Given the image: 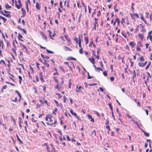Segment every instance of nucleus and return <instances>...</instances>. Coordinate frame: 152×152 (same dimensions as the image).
Masks as SVG:
<instances>
[{
	"label": "nucleus",
	"mask_w": 152,
	"mask_h": 152,
	"mask_svg": "<svg viewBox=\"0 0 152 152\" xmlns=\"http://www.w3.org/2000/svg\"><path fill=\"white\" fill-rule=\"evenodd\" d=\"M21 31H22L24 33H25V34L26 33V31H25V30L24 29L22 28Z\"/></svg>",
	"instance_id": "61"
},
{
	"label": "nucleus",
	"mask_w": 152,
	"mask_h": 152,
	"mask_svg": "<svg viewBox=\"0 0 152 152\" xmlns=\"http://www.w3.org/2000/svg\"><path fill=\"white\" fill-rule=\"evenodd\" d=\"M129 45L132 48H133L135 46V44L133 42H131L129 43Z\"/></svg>",
	"instance_id": "5"
},
{
	"label": "nucleus",
	"mask_w": 152,
	"mask_h": 152,
	"mask_svg": "<svg viewBox=\"0 0 152 152\" xmlns=\"http://www.w3.org/2000/svg\"><path fill=\"white\" fill-rule=\"evenodd\" d=\"M138 35L139 37L141 39H142L143 38V35L142 34H138Z\"/></svg>",
	"instance_id": "32"
},
{
	"label": "nucleus",
	"mask_w": 152,
	"mask_h": 152,
	"mask_svg": "<svg viewBox=\"0 0 152 152\" xmlns=\"http://www.w3.org/2000/svg\"><path fill=\"white\" fill-rule=\"evenodd\" d=\"M140 60L141 61H144V59L143 58V56H141L140 57Z\"/></svg>",
	"instance_id": "34"
},
{
	"label": "nucleus",
	"mask_w": 152,
	"mask_h": 152,
	"mask_svg": "<svg viewBox=\"0 0 152 152\" xmlns=\"http://www.w3.org/2000/svg\"><path fill=\"white\" fill-rule=\"evenodd\" d=\"M56 150L55 149V148L54 147H53V149L52 150L51 152H55Z\"/></svg>",
	"instance_id": "53"
},
{
	"label": "nucleus",
	"mask_w": 152,
	"mask_h": 152,
	"mask_svg": "<svg viewBox=\"0 0 152 152\" xmlns=\"http://www.w3.org/2000/svg\"><path fill=\"white\" fill-rule=\"evenodd\" d=\"M150 39V40L151 41H152V37L151 35H148L147 37V39Z\"/></svg>",
	"instance_id": "20"
},
{
	"label": "nucleus",
	"mask_w": 152,
	"mask_h": 152,
	"mask_svg": "<svg viewBox=\"0 0 152 152\" xmlns=\"http://www.w3.org/2000/svg\"><path fill=\"white\" fill-rule=\"evenodd\" d=\"M40 33H41V35H42V37L45 36L44 33L41 32H40Z\"/></svg>",
	"instance_id": "60"
},
{
	"label": "nucleus",
	"mask_w": 152,
	"mask_h": 152,
	"mask_svg": "<svg viewBox=\"0 0 152 152\" xmlns=\"http://www.w3.org/2000/svg\"><path fill=\"white\" fill-rule=\"evenodd\" d=\"M15 92L17 93L18 94V95L19 96V97H20V99L19 100V101H20V98L21 97V96L20 94L18 92V91H17V90H16L15 91Z\"/></svg>",
	"instance_id": "28"
},
{
	"label": "nucleus",
	"mask_w": 152,
	"mask_h": 152,
	"mask_svg": "<svg viewBox=\"0 0 152 152\" xmlns=\"http://www.w3.org/2000/svg\"><path fill=\"white\" fill-rule=\"evenodd\" d=\"M106 128L107 129H108V130H110V127L108 126H106Z\"/></svg>",
	"instance_id": "59"
},
{
	"label": "nucleus",
	"mask_w": 152,
	"mask_h": 152,
	"mask_svg": "<svg viewBox=\"0 0 152 152\" xmlns=\"http://www.w3.org/2000/svg\"><path fill=\"white\" fill-rule=\"evenodd\" d=\"M94 112L98 116H100V114L98 112H97L96 111H94Z\"/></svg>",
	"instance_id": "41"
},
{
	"label": "nucleus",
	"mask_w": 152,
	"mask_h": 152,
	"mask_svg": "<svg viewBox=\"0 0 152 152\" xmlns=\"http://www.w3.org/2000/svg\"><path fill=\"white\" fill-rule=\"evenodd\" d=\"M100 14H101V12H100V11H98V12L97 13V16H100Z\"/></svg>",
	"instance_id": "54"
},
{
	"label": "nucleus",
	"mask_w": 152,
	"mask_h": 152,
	"mask_svg": "<svg viewBox=\"0 0 152 152\" xmlns=\"http://www.w3.org/2000/svg\"><path fill=\"white\" fill-rule=\"evenodd\" d=\"M1 19H3V20L4 21V23H5L7 20V19L4 18V17H1Z\"/></svg>",
	"instance_id": "48"
},
{
	"label": "nucleus",
	"mask_w": 152,
	"mask_h": 152,
	"mask_svg": "<svg viewBox=\"0 0 152 152\" xmlns=\"http://www.w3.org/2000/svg\"><path fill=\"white\" fill-rule=\"evenodd\" d=\"M88 60L92 64H94L95 63L94 59L93 57H92V58H89Z\"/></svg>",
	"instance_id": "4"
},
{
	"label": "nucleus",
	"mask_w": 152,
	"mask_h": 152,
	"mask_svg": "<svg viewBox=\"0 0 152 152\" xmlns=\"http://www.w3.org/2000/svg\"><path fill=\"white\" fill-rule=\"evenodd\" d=\"M77 88H78V89H77L76 90V92H81V88H82L81 86H80L78 87V86H77Z\"/></svg>",
	"instance_id": "3"
},
{
	"label": "nucleus",
	"mask_w": 152,
	"mask_h": 152,
	"mask_svg": "<svg viewBox=\"0 0 152 152\" xmlns=\"http://www.w3.org/2000/svg\"><path fill=\"white\" fill-rule=\"evenodd\" d=\"M44 39H45L46 40V41L47 42V37L45 36H44V37H42Z\"/></svg>",
	"instance_id": "43"
},
{
	"label": "nucleus",
	"mask_w": 152,
	"mask_h": 152,
	"mask_svg": "<svg viewBox=\"0 0 152 152\" xmlns=\"http://www.w3.org/2000/svg\"><path fill=\"white\" fill-rule=\"evenodd\" d=\"M88 117L89 119H91V121L92 122H94V120L93 118H92V116L89 115H88Z\"/></svg>",
	"instance_id": "7"
},
{
	"label": "nucleus",
	"mask_w": 152,
	"mask_h": 152,
	"mask_svg": "<svg viewBox=\"0 0 152 152\" xmlns=\"http://www.w3.org/2000/svg\"><path fill=\"white\" fill-rule=\"evenodd\" d=\"M47 61L46 60H45L44 61L43 63L44 64V65L46 66L47 67H49V64H47L46 63Z\"/></svg>",
	"instance_id": "11"
},
{
	"label": "nucleus",
	"mask_w": 152,
	"mask_h": 152,
	"mask_svg": "<svg viewBox=\"0 0 152 152\" xmlns=\"http://www.w3.org/2000/svg\"><path fill=\"white\" fill-rule=\"evenodd\" d=\"M18 78L19 79V83L20 84H21V81L22 80V77L20 76H19L18 77Z\"/></svg>",
	"instance_id": "30"
},
{
	"label": "nucleus",
	"mask_w": 152,
	"mask_h": 152,
	"mask_svg": "<svg viewBox=\"0 0 152 152\" xmlns=\"http://www.w3.org/2000/svg\"><path fill=\"white\" fill-rule=\"evenodd\" d=\"M11 119L13 121V124L15 125L16 124V122H15V119L13 118H12V117H11Z\"/></svg>",
	"instance_id": "38"
},
{
	"label": "nucleus",
	"mask_w": 152,
	"mask_h": 152,
	"mask_svg": "<svg viewBox=\"0 0 152 152\" xmlns=\"http://www.w3.org/2000/svg\"><path fill=\"white\" fill-rule=\"evenodd\" d=\"M46 50L49 53H54L53 52H52L51 51H50L48 49H47Z\"/></svg>",
	"instance_id": "39"
},
{
	"label": "nucleus",
	"mask_w": 152,
	"mask_h": 152,
	"mask_svg": "<svg viewBox=\"0 0 152 152\" xmlns=\"http://www.w3.org/2000/svg\"><path fill=\"white\" fill-rule=\"evenodd\" d=\"M64 37L66 40L68 42H69L70 41V39L67 36L65 35Z\"/></svg>",
	"instance_id": "19"
},
{
	"label": "nucleus",
	"mask_w": 152,
	"mask_h": 152,
	"mask_svg": "<svg viewBox=\"0 0 152 152\" xmlns=\"http://www.w3.org/2000/svg\"><path fill=\"white\" fill-rule=\"evenodd\" d=\"M143 132L144 133V135L147 137H148L149 136V134L148 133H146L145 131H143Z\"/></svg>",
	"instance_id": "22"
},
{
	"label": "nucleus",
	"mask_w": 152,
	"mask_h": 152,
	"mask_svg": "<svg viewBox=\"0 0 152 152\" xmlns=\"http://www.w3.org/2000/svg\"><path fill=\"white\" fill-rule=\"evenodd\" d=\"M35 7L37 10H40V4L38 2H36Z\"/></svg>",
	"instance_id": "1"
},
{
	"label": "nucleus",
	"mask_w": 152,
	"mask_h": 152,
	"mask_svg": "<svg viewBox=\"0 0 152 152\" xmlns=\"http://www.w3.org/2000/svg\"><path fill=\"white\" fill-rule=\"evenodd\" d=\"M39 75L40 76V80L42 81V82H44V80L43 78V76L41 72H39Z\"/></svg>",
	"instance_id": "9"
},
{
	"label": "nucleus",
	"mask_w": 152,
	"mask_h": 152,
	"mask_svg": "<svg viewBox=\"0 0 152 152\" xmlns=\"http://www.w3.org/2000/svg\"><path fill=\"white\" fill-rule=\"evenodd\" d=\"M8 71V74L11 76H12V77H13L14 76V75L12 74H10V70H9V69L8 70H7Z\"/></svg>",
	"instance_id": "37"
},
{
	"label": "nucleus",
	"mask_w": 152,
	"mask_h": 152,
	"mask_svg": "<svg viewBox=\"0 0 152 152\" xmlns=\"http://www.w3.org/2000/svg\"><path fill=\"white\" fill-rule=\"evenodd\" d=\"M79 52L80 54H83V48L82 47H81L79 50Z\"/></svg>",
	"instance_id": "31"
},
{
	"label": "nucleus",
	"mask_w": 152,
	"mask_h": 152,
	"mask_svg": "<svg viewBox=\"0 0 152 152\" xmlns=\"http://www.w3.org/2000/svg\"><path fill=\"white\" fill-rule=\"evenodd\" d=\"M132 74L133 76V77H132V80H133V81H134V82H135V81L134 80V78H135L136 77V73L135 71L134 70L132 72Z\"/></svg>",
	"instance_id": "2"
},
{
	"label": "nucleus",
	"mask_w": 152,
	"mask_h": 152,
	"mask_svg": "<svg viewBox=\"0 0 152 152\" xmlns=\"http://www.w3.org/2000/svg\"><path fill=\"white\" fill-rule=\"evenodd\" d=\"M144 110H145V112H146V115H148V111L147 110H146L145 109Z\"/></svg>",
	"instance_id": "51"
},
{
	"label": "nucleus",
	"mask_w": 152,
	"mask_h": 152,
	"mask_svg": "<svg viewBox=\"0 0 152 152\" xmlns=\"http://www.w3.org/2000/svg\"><path fill=\"white\" fill-rule=\"evenodd\" d=\"M79 41L78 43V45H79V47L81 48V47H82V46L81 45V40L80 39V37H79Z\"/></svg>",
	"instance_id": "23"
},
{
	"label": "nucleus",
	"mask_w": 152,
	"mask_h": 152,
	"mask_svg": "<svg viewBox=\"0 0 152 152\" xmlns=\"http://www.w3.org/2000/svg\"><path fill=\"white\" fill-rule=\"evenodd\" d=\"M53 119H54L53 118H51L49 119L50 121L51 122H52L53 121Z\"/></svg>",
	"instance_id": "62"
},
{
	"label": "nucleus",
	"mask_w": 152,
	"mask_h": 152,
	"mask_svg": "<svg viewBox=\"0 0 152 152\" xmlns=\"http://www.w3.org/2000/svg\"><path fill=\"white\" fill-rule=\"evenodd\" d=\"M151 62H149L148 64L146 67L145 69H148V68H149V66H150V65L151 64Z\"/></svg>",
	"instance_id": "35"
},
{
	"label": "nucleus",
	"mask_w": 152,
	"mask_h": 152,
	"mask_svg": "<svg viewBox=\"0 0 152 152\" xmlns=\"http://www.w3.org/2000/svg\"><path fill=\"white\" fill-rule=\"evenodd\" d=\"M138 65L139 66L142 67L145 66V64L143 63H138Z\"/></svg>",
	"instance_id": "15"
},
{
	"label": "nucleus",
	"mask_w": 152,
	"mask_h": 152,
	"mask_svg": "<svg viewBox=\"0 0 152 152\" xmlns=\"http://www.w3.org/2000/svg\"><path fill=\"white\" fill-rule=\"evenodd\" d=\"M116 111H117V112L119 116H120L121 115V114H120L119 111V110H118V108H117Z\"/></svg>",
	"instance_id": "40"
},
{
	"label": "nucleus",
	"mask_w": 152,
	"mask_h": 152,
	"mask_svg": "<svg viewBox=\"0 0 152 152\" xmlns=\"http://www.w3.org/2000/svg\"><path fill=\"white\" fill-rule=\"evenodd\" d=\"M12 102H16L17 101V97H15V99H14V100H12Z\"/></svg>",
	"instance_id": "52"
},
{
	"label": "nucleus",
	"mask_w": 152,
	"mask_h": 152,
	"mask_svg": "<svg viewBox=\"0 0 152 152\" xmlns=\"http://www.w3.org/2000/svg\"><path fill=\"white\" fill-rule=\"evenodd\" d=\"M46 148L48 152H50V150H49V148L48 147V146H47Z\"/></svg>",
	"instance_id": "55"
},
{
	"label": "nucleus",
	"mask_w": 152,
	"mask_h": 152,
	"mask_svg": "<svg viewBox=\"0 0 152 152\" xmlns=\"http://www.w3.org/2000/svg\"><path fill=\"white\" fill-rule=\"evenodd\" d=\"M56 122H57L56 121V120H55L54 121V122L53 123H52L51 124H49L48 123H47V124L48 125H53L55 124L56 123Z\"/></svg>",
	"instance_id": "21"
},
{
	"label": "nucleus",
	"mask_w": 152,
	"mask_h": 152,
	"mask_svg": "<svg viewBox=\"0 0 152 152\" xmlns=\"http://www.w3.org/2000/svg\"><path fill=\"white\" fill-rule=\"evenodd\" d=\"M109 121H108V120H106V123H105V124L106 125H107L108 124H109Z\"/></svg>",
	"instance_id": "64"
},
{
	"label": "nucleus",
	"mask_w": 152,
	"mask_h": 152,
	"mask_svg": "<svg viewBox=\"0 0 152 152\" xmlns=\"http://www.w3.org/2000/svg\"><path fill=\"white\" fill-rule=\"evenodd\" d=\"M108 105L109 106V107L110 108V109H111V111H113V108H112V105H111V104L110 103H109L108 104Z\"/></svg>",
	"instance_id": "29"
},
{
	"label": "nucleus",
	"mask_w": 152,
	"mask_h": 152,
	"mask_svg": "<svg viewBox=\"0 0 152 152\" xmlns=\"http://www.w3.org/2000/svg\"><path fill=\"white\" fill-rule=\"evenodd\" d=\"M21 13L23 14V17H24L26 14V12L24 9L23 8L21 9Z\"/></svg>",
	"instance_id": "6"
},
{
	"label": "nucleus",
	"mask_w": 152,
	"mask_h": 152,
	"mask_svg": "<svg viewBox=\"0 0 152 152\" xmlns=\"http://www.w3.org/2000/svg\"><path fill=\"white\" fill-rule=\"evenodd\" d=\"M74 40L75 41H76V43H77V42L78 41V39L77 37L74 38Z\"/></svg>",
	"instance_id": "56"
},
{
	"label": "nucleus",
	"mask_w": 152,
	"mask_h": 152,
	"mask_svg": "<svg viewBox=\"0 0 152 152\" xmlns=\"http://www.w3.org/2000/svg\"><path fill=\"white\" fill-rule=\"evenodd\" d=\"M94 28L95 30L96 29V27L98 25V24L97 23L94 22Z\"/></svg>",
	"instance_id": "27"
},
{
	"label": "nucleus",
	"mask_w": 152,
	"mask_h": 152,
	"mask_svg": "<svg viewBox=\"0 0 152 152\" xmlns=\"http://www.w3.org/2000/svg\"><path fill=\"white\" fill-rule=\"evenodd\" d=\"M59 5L61 8H62V2L61 1H60L59 3Z\"/></svg>",
	"instance_id": "63"
},
{
	"label": "nucleus",
	"mask_w": 152,
	"mask_h": 152,
	"mask_svg": "<svg viewBox=\"0 0 152 152\" xmlns=\"http://www.w3.org/2000/svg\"><path fill=\"white\" fill-rule=\"evenodd\" d=\"M18 39L20 41H23V40L22 39H20L21 38H22L23 37V36L22 35H21L20 33H19L18 34Z\"/></svg>",
	"instance_id": "10"
},
{
	"label": "nucleus",
	"mask_w": 152,
	"mask_h": 152,
	"mask_svg": "<svg viewBox=\"0 0 152 152\" xmlns=\"http://www.w3.org/2000/svg\"><path fill=\"white\" fill-rule=\"evenodd\" d=\"M115 21H116V22H117L118 24V25L120 22V20H119V19L118 18H116L115 20Z\"/></svg>",
	"instance_id": "24"
},
{
	"label": "nucleus",
	"mask_w": 152,
	"mask_h": 152,
	"mask_svg": "<svg viewBox=\"0 0 152 152\" xmlns=\"http://www.w3.org/2000/svg\"><path fill=\"white\" fill-rule=\"evenodd\" d=\"M95 70L96 71H97L98 72H99V70H100L101 71H103V70L100 68H99V67H97L96 68V69H95Z\"/></svg>",
	"instance_id": "16"
},
{
	"label": "nucleus",
	"mask_w": 152,
	"mask_h": 152,
	"mask_svg": "<svg viewBox=\"0 0 152 152\" xmlns=\"http://www.w3.org/2000/svg\"><path fill=\"white\" fill-rule=\"evenodd\" d=\"M63 97L64 99V103H65L66 102V99H67V98L65 96H64Z\"/></svg>",
	"instance_id": "45"
},
{
	"label": "nucleus",
	"mask_w": 152,
	"mask_h": 152,
	"mask_svg": "<svg viewBox=\"0 0 152 152\" xmlns=\"http://www.w3.org/2000/svg\"><path fill=\"white\" fill-rule=\"evenodd\" d=\"M15 6L18 9H19L20 7H22V5H21L20 6V5L19 4L18 5L17 4H15Z\"/></svg>",
	"instance_id": "25"
},
{
	"label": "nucleus",
	"mask_w": 152,
	"mask_h": 152,
	"mask_svg": "<svg viewBox=\"0 0 152 152\" xmlns=\"http://www.w3.org/2000/svg\"><path fill=\"white\" fill-rule=\"evenodd\" d=\"M46 116L47 118L49 119L51 118H52L53 117L52 115L51 114H48Z\"/></svg>",
	"instance_id": "13"
},
{
	"label": "nucleus",
	"mask_w": 152,
	"mask_h": 152,
	"mask_svg": "<svg viewBox=\"0 0 152 152\" xmlns=\"http://www.w3.org/2000/svg\"><path fill=\"white\" fill-rule=\"evenodd\" d=\"M112 111V116L113 118V119L114 120H115V116H114V114H113V111Z\"/></svg>",
	"instance_id": "49"
},
{
	"label": "nucleus",
	"mask_w": 152,
	"mask_h": 152,
	"mask_svg": "<svg viewBox=\"0 0 152 152\" xmlns=\"http://www.w3.org/2000/svg\"><path fill=\"white\" fill-rule=\"evenodd\" d=\"M82 4L83 5V6L84 7H85V12H87V10H86V6L85 5V4L84 3H83V2H82Z\"/></svg>",
	"instance_id": "26"
},
{
	"label": "nucleus",
	"mask_w": 152,
	"mask_h": 152,
	"mask_svg": "<svg viewBox=\"0 0 152 152\" xmlns=\"http://www.w3.org/2000/svg\"><path fill=\"white\" fill-rule=\"evenodd\" d=\"M103 75L105 76H107V72L106 71H104L103 72Z\"/></svg>",
	"instance_id": "36"
},
{
	"label": "nucleus",
	"mask_w": 152,
	"mask_h": 152,
	"mask_svg": "<svg viewBox=\"0 0 152 152\" xmlns=\"http://www.w3.org/2000/svg\"><path fill=\"white\" fill-rule=\"evenodd\" d=\"M16 136L17 137V139L20 142L22 143H23L22 141L20 140V139L19 138L18 135L17 134H16Z\"/></svg>",
	"instance_id": "12"
},
{
	"label": "nucleus",
	"mask_w": 152,
	"mask_h": 152,
	"mask_svg": "<svg viewBox=\"0 0 152 152\" xmlns=\"http://www.w3.org/2000/svg\"><path fill=\"white\" fill-rule=\"evenodd\" d=\"M63 48L66 51H71V50L69 48H68L66 46H65Z\"/></svg>",
	"instance_id": "8"
},
{
	"label": "nucleus",
	"mask_w": 152,
	"mask_h": 152,
	"mask_svg": "<svg viewBox=\"0 0 152 152\" xmlns=\"http://www.w3.org/2000/svg\"><path fill=\"white\" fill-rule=\"evenodd\" d=\"M114 78L113 77H110V80L111 81H113L114 80Z\"/></svg>",
	"instance_id": "47"
},
{
	"label": "nucleus",
	"mask_w": 152,
	"mask_h": 152,
	"mask_svg": "<svg viewBox=\"0 0 152 152\" xmlns=\"http://www.w3.org/2000/svg\"><path fill=\"white\" fill-rule=\"evenodd\" d=\"M66 138H67V140L68 141H70V139L69 137L68 136H66Z\"/></svg>",
	"instance_id": "50"
},
{
	"label": "nucleus",
	"mask_w": 152,
	"mask_h": 152,
	"mask_svg": "<svg viewBox=\"0 0 152 152\" xmlns=\"http://www.w3.org/2000/svg\"><path fill=\"white\" fill-rule=\"evenodd\" d=\"M70 111L71 113L73 115L76 116L77 115V114L76 113H74L73 112V111L72 110H70Z\"/></svg>",
	"instance_id": "17"
},
{
	"label": "nucleus",
	"mask_w": 152,
	"mask_h": 152,
	"mask_svg": "<svg viewBox=\"0 0 152 152\" xmlns=\"http://www.w3.org/2000/svg\"><path fill=\"white\" fill-rule=\"evenodd\" d=\"M7 87V85H4L3 86L2 88L3 89H5Z\"/></svg>",
	"instance_id": "58"
},
{
	"label": "nucleus",
	"mask_w": 152,
	"mask_h": 152,
	"mask_svg": "<svg viewBox=\"0 0 152 152\" xmlns=\"http://www.w3.org/2000/svg\"><path fill=\"white\" fill-rule=\"evenodd\" d=\"M99 64L101 65V67H103V64L102 62L101 61H100Z\"/></svg>",
	"instance_id": "46"
},
{
	"label": "nucleus",
	"mask_w": 152,
	"mask_h": 152,
	"mask_svg": "<svg viewBox=\"0 0 152 152\" xmlns=\"http://www.w3.org/2000/svg\"><path fill=\"white\" fill-rule=\"evenodd\" d=\"M152 13L150 14L149 18L150 21H151L152 20Z\"/></svg>",
	"instance_id": "42"
},
{
	"label": "nucleus",
	"mask_w": 152,
	"mask_h": 152,
	"mask_svg": "<svg viewBox=\"0 0 152 152\" xmlns=\"http://www.w3.org/2000/svg\"><path fill=\"white\" fill-rule=\"evenodd\" d=\"M85 41L86 42V44H88V37H85L84 38Z\"/></svg>",
	"instance_id": "14"
},
{
	"label": "nucleus",
	"mask_w": 152,
	"mask_h": 152,
	"mask_svg": "<svg viewBox=\"0 0 152 152\" xmlns=\"http://www.w3.org/2000/svg\"><path fill=\"white\" fill-rule=\"evenodd\" d=\"M5 7L7 9H10L11 8V6H9L8 4H6L5 5Z\"/></svg>",
	"instance_id": "18"
},
{
	"label": "nucleus",
	"mask_w": 152,
	"mask_h": 152,
	"mask_svg": "<svg viewBox=\"0 0 152 152\" xmlns=\"http://www.w3.org/2000/svg\"><path fill=\"white\" fill-rule=\"evenodd\" d=\"M25 3L26 4V8L27 10L28 11V2H26Z\"/></svg>",
	"instance_id": "33"
},
{
	"label": "nucleus",
	"mask_w": 152,
	"mask_h": 152,
	"mask_svg": "<svg viewBox=\"0 0 152 152\" xmlns=\"http://www.w3.org/2000/svg\"><path fill=\"white\" fill-rule=\"evenodd\" d=\"M133 15L134 16H135V17H137L138 18H139V16L137 14H136V13L134 14Z\"/></svg>",
	"instance_id": "44"
},
{
	"label": "nucleus",
	"mask_w": 152,
	"mask_h": 152,
	"mask_svg": "<svg viewBox=\"0 0 152 152\" xmlns=\"http://www.w3.org/2000/svg\"><path fill=\"white\" fill-rule=\"evenodd\" d=\"M54 102L56 104V105L57 106H58V102L56 100H54Z\"/></svg>",
	"instance_id": "57"
}]
</instances>
